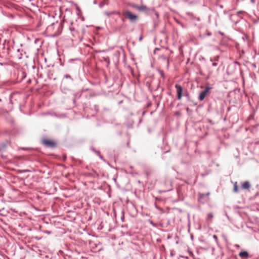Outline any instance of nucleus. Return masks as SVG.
<instances>
[{
  "instance_id": "f03ea898",
  "label": "nucleus",
  "mask_w": 259,
  "mask_h": 259,
  "mask_svg": "<svg viewBox=\"0 0 259 259\" xmlns=\"http://www.w3.org/2000/svg\"><path fill=\"white\" fill-rule=\"evenodd\" d=\"M211 89V88L209 87H205L204 90L201 92L199 94L198 99L199 101H203L205 98L207 94L209 92V91Z\"/></svg>"
},
{
  "instance_id": "f8f14e48",
  "label": "nucleus",
  "mask_w": 259,
  "mask_h": 259,
  "mask_svg": "<svg viewBox=\"0 0 259 259\" xmlns=\"http://www.w3.org/2000/svg\"><path fill=\"white\" fill-rule=\"evenodd\" d=\"M234 191L235 192H238V186L237 182H235L234 185Z\"/></svg>"
},
{
  "instance_id": "473e14b6",
  "label": "nucleus",
  "mask_w": 259,
  "mask_h": 259,
  "mask_svg": "<svg viewBox=\"0 0 259 259\" xmlns=\"http://www.w3.org/2000/svg\"><path fill=\"white\" fill-rule=\"evenodd\" d=\"M236 246L239 247V245H236Z\"/></svg>"
},
{
  "instance_id": "dca6fc26",
  "label": "nucleus",
  "mask_w": 259,
  "mask_h": 259,
  "mask_svg": "<svg viewBox=\"0 0 259 259\" xmlns=\"http://www.w3.org/2000/svg\"><path fill=\"white\" fill-rule=\"evenodd\" d=\"M111 13L117 15L118 16H120L121 15V13L119 12H117V11H112V12H111Z\"/></svg>"
},
{
  "instance_id": "6ab92c4d",
  "label": "nucleus",
  "mask_w": 259,
  "mask_h": 259,
  "mask_svg": "<svg viewBox=\"0 0 259 259\" xmlns=\"http://www.w3.org/2000/svg\"><path fill=\"white\" fill-rule=\"evenodd\" d=\"M92 175L94 177H98V174H97L95 171H94L93 172V174H92Z\"/></svg>"
},
{
  "instance_id": "f704fd0d",
  "label": "nucleus",
  "mask_w": 259,
  "mask_h": 259,
  "mask_svg": "<svg viewBox=\"0 0 259 259\" xmlns=\"http://www.w3.org/2000/svg\"><path fill=\"white\" fill-rule=\"evenodd\" d=\"M142 113H143V114H144V113H145V112L144 111H143V112H142Z\"/></svg>"
},
{
  "instance_id": "9b49d317",
  "label": "nucleus",
  "mask_w": 259,
  "mask_h": 259,
  "mask_svg": "<svg viewBox=\"0 0 259 259\" xmlns=\"http://www.w3.org/2000/svg\"><path fill=\"white\" fill-rule=\"evenodd\" d=\"M92 150H93L95 153H96L97 155H98L100 156V157L101 158H102V156L100 155V152H99V151H97V150H95L94 148H92Z\"/></svg>"
},
{
  "instance_id": "ddd939ff",
  "label": "nucleus",
  "mask_w": 259,
  "mask_h": 259,
  "mask_svg": "<svg viewBox=\"0 0 259 259\" xmlns=\"http://www.w3.org/2000/svg\"><path fill=\"white\" fill-rule=\"evenodd\" d=\"M157 71L159 72V73L160 74L161 76L164 79L165 77L164 74L162 71H161L160 69H158Z\"/></svg>"
},
{
  "instance_id": "b1692460",
  "label": "nucleus",
  "mask_w": 259,
  "mask_h": 259,
  "mask_svg": "<svg viewBox=\"0 0 259 259\" xmlns=\"http://www.w3.org/2000/svg\"><path fill=\"white\" fill-rule=\"evenodd\" d=\"M93 4L95 5H96L97 4V2L96 0H94L93 2Z\"/></svg>"
},
{
  "instance_id": "a211bd4d",
  "label": "nucleus",
  "mask_w": 259,
  "mask_h": 259,
  "mask_svg": "<svg viewBox=\"0 0 259 259\" xmlns=\"http://www.w3.org/2000/svg\"><path fill=\"white\" fill-rule=\"evenodd\" d=\"M213 238L215 240V242H218V239L217 236L216 235H213Z\"/></svg>"
},
{
  "instance_id": "c85d7f7f",
  "label": "nucleus",
  "mask_w": 259,
  "mask_h": 259,
  "mask_svg": "<svg viewBox=\"0 0 259 259\" xmlns=\"http://www.w3.org/2000/svg\"><path fill=\"white\" fill-rule=\"evenodd\" d=\"M155 15H156L157 17L158 16V13L157 12H155Z\"/></svg>"
},
{
  "instance_id": "4468645a",
  "label": "nucleus",
  "mask_w": 259,
  "mask_h": 259,
  "mask_svg": "<svg viewBox=\"0 0 259 259\" xmlns=\"http://www.w3.org/2000/svg\"><path fill=\"white\" fill-rule=\"evenodd\" d=\"M213 214L212 213H209L207 214V219H211L213 218Z\"/></svg>"
},
{
  "instance_id": "20e7f679",
  "label": "nucleus",
  "mask_w": 259,
  "mask_h": 259,
  "mask_svg": "<svg viewBox=\"0 0 259 259\" xmlns=\"http://www.w3.org/2000/svg\"><path fill=\"white\" fill-rule=\"evenodd\" d=\"M42 143L47 147H54L56 145L54 141L46 139H44L42 140Z\"/></svg>"
},
{
  "instance_id": "393cba45",
  "label": "nucleus",
  "mask_w": 259,
  "mask_h": 259,
  "mask_svg": "<svg viewBox=\"0 0 259 259\" xmlns=\"http://www.w3.org/2000/svg\"><path fill=\"white\" fill-rule=\"evenodd\" d=\"M139 41H141L142 40V36H140L139 38Z\"/></svg>"
},
{
  "instance_id": "39448f33",
  "label": "nucleus",
  "mask_w": 259,
  "mask_h": 259,
  "mask_svg": "<svg viewBox=\"0 0 259 259\" xmlns=\"http://www.w3.org/2000/svg\"><path fill=\"white\" fill-rule=\"evenodd\" d=\"M20 96V94L18 92H14L11 94L9 96L10 102L11 104H13L14 100L16 101L17 100V97Z\"/></svg>"
},
{
  "instance_id": "412c9836",
  "label": "nucleus",
  "mask_w": 259,
  "mask_h": 259,
  "mask_svg": "<svg viewBox=\"0 0 259 259\" xmlns=\"http://www.w3.org/2000/svg\"><path fill=\"white\" fill-rule=\"evenodd\" d=\"M218 65V63H215V62H213L212 63V66H214V67H215Z\"/></svg>"
},
{
  "instance_id": "5701e85b",
  "label": "nucleus",
  "mask_w": 259,
  "mask_h": 259,
  "mask_svg": "<svg viewBox=\"0 0 259 259\" xmlns=\"http://www.w3.org/2000/svg\"><path fill=\"white\" fill-rule=\"evenodd\" d=\"M200 197H203L204 196V194H200Z\"/></svg>"
},
{
  "instance_id": "f3484780",
  "label": "nucleus",
  "mask_w": 259,
  "mask_h": 259,
  "mask_svg": "<svg viewBox=\"0 0 259 259\" xmlns=\"http://www.w3.org/2000/svg\"><path fill=\"white\" fill-rule=\"evenodd\" d=\"M64 77H65V78H69V79H70L72 81H73V79L72 78V77H71V76H70V75H69V74H66V75H65V76H64Z\"/></svg>"
},
{
  "instance_id": "9d476101",
  "label": "nucleus",
  "mask_w": 259,
  "mask_h": 259,
  "mask_svg": "<svg viewBox=\"0 0 259 259\" xmlns=\"http://www.w3.org/2000/svg\"><path fill=\"white\" fill-rule=\"evenodd\" d=\"M162 57H163V59L164 60L166 61V64H167V65H166V67H167V69H168V68H169V60H168V59H167V58L166 57H165V56H163Z\"/></svg>"
},
{
  "instance_id": "c756f323",
  "label": "nucleus",
  "mask_w": 259,
  "mask_h": 259,
  "mask_svg": "<svg viewBox=\"0 0 259 259\" xmlns=\"http://www.w3.org/2000/svg\"><path fill=\"white\" fill-rule=\"evenodd\" d=\"M122 21L123 22H124V18H122Z\"/></svg>"
},
{
  "instance_id": "bb28decb",
  "label": "nucleus",
  "mask_w": 259,
  "mask_h": 259,
  "mask_svg": "<svg viewBox=\"0 0 259 259\" xmlns=\"http://www.w3.org/2000/svg\"><path fill=\"white\" fill-rule=\"evenodd\" d=\"M73 102L74 104L75 105H76V100H75V99H73Z\"/></svg>"
},
{
  "instance_id": "2eb2a0df",
  "label": "nucleus",
  "mask_w": 259,
  "mask_h": 259,
  "mask_svg": "<svg viewBox=\"0 0 259 259\" xmlns=\"http://www.w3.org/2000/svg\"><path fill=\"white\" fill-rule=\"evenodd\" d=\"M219 56H215V57H214L213 59H210V61L211 62H212L213 60L214 61H218V60H219Z\"/></svg>"
},
{
  "instance_id": "4be33fe9",
  "label": "nucleus",
  "mask_w": 259,
  "mask_h": 259,
  "mask_svg": "<svg viewBox=\"0 0 259 259\" xmlns=\"http://www.w3.org/2000/svg\"><path fill=\"white\" fill-rule=\"evenodd\" d=\"M211 35V33L210 32H207L206 34L207 36H210Z\"/></svg>"
},
{
  "instance_id": "6e6552de",
  "label": "nucleus",
  "mask_w": 259,
  "mask_h": 259,
  "mask_svg": "<svg viewBox=\"0 0 259 259\" xmlns=\"http://www.w3.org/2000/svg\"><path fill=\"white\" fill-rule=\"evenodd\" d=\"M239 255L242 259H246L248 258L249 254L246 251H241L239 253Z\"/></svg>"
},
{
  "instance_id": "2f4dec72",
  "label": "nucleus",
  "mask_w": 259,
  "mask_h": 259,
  "mask_svg": "<svg viewBox=\"0 0 259 259\" xmlns=\"http://www.w3.org/2000/svg\"><path fill=\"white\" fill-rule=\"evenodd\" d=\"M251 2H252V3H254V2L253 0H251Z\"/></svg>"
},
{
  "instance_id": "a878e982",
  "label": "nucleus",
  "mask_w": 259,
  "mask_h": 259,
  "mask_svg": "<svg viewBox=\"0 0 259 259\" xmlns=\"http://www.w3.org/2000/svg\"><path fill=\"white\" fill-rule=\"evenodd\" d=\"M137 6H138V5H135V4H133V5H132V7H133V8H135V9H136V7H137Z\"/></svg>"
},
{
  "instance_id": "72a5a7b5",
  "label": "nucleus",
  "mask_w": 259,
  "mask_h": 259,
  "mask_svg": "<svg viewBox=\"0 0 259 259\" xmlns=\"http://www.w3.org/2000/svg\"><path fill=\"white\" fill-rule=\"evenodd\" d=\"M197 20H198V21H199V20H200L199 18H197Z\"/></svg>"
},
{
  "instance_id": "7ed1b4c3",
  "label": "nucleus",
  "mask_w": 259,
  "mask_h": 259,
  "mask_svg": "<svg viewBox=\"0 0 259 259\" xmlns=\"http://www.w3.org/2000/svg\"><path fill=\"white\" fill-rule=\"evenodd\" d=\"M175 88L177 90V98L178 100H181L183 95V88L181 85L176 84Z\"/></svg>"
},
{
  "instance_id": "cd10ccee",
  "label": "nucleus",
  "mask_w": 259,
  "mask_h": 259,
  "mask_svg": "<svg viewBox=\"0 0 259 259\" xmlns=\"http://www.w3.org/2000/svg\"><path fill=\"white\" fill-rule=\"evenodd\" d=\"M241 13H242V11H238V12H237V14H238V15L240 14H241Z\"/></svg>"
},
{
  "instance_id": "1a4fd4ad",
  "label": "nucleus",
  "mask_w": 259,
  "mask_h": 259,
  "mask_svg": "<svg viewBox=\"0 0 259 259\" xmlns=\"http://www.w3.org/2000/svg\"><path fill=\"white\" fill-rule=\"evenodd\" d=\"M109 4L108 0H104L103 2L99 4V7L102 8L105 5H108Z\"/></svg>"
},
{
  "instance_id": "c9c22d12",
  "label": "nucleus",
  "mask_w": 259,
  "mask_h": 259,
  "mask_svg": "<svg viewBox=\"0 0 259 259\" xmlns=\"http://www.w3.org/2000/svg\"><path fill=\"white\" fill-rule=\"evenodd\" d=\"M1 101V99H0V101Z\"/></svg>"
},
{
  "instance_id": "f257e3e1",
  "label": "nucleus",
  "mask_w": 259,
  "mask_h": 259,
  "mask_svg": "<svg viewBox=\"0 0 259 259\" xmlns=\"http://www.w3.org/2000/svg\"><path fill=\"white\" fill-rule=\"evenodd\" d=\"M122 15L129 19L132 22H136L138 19L137 15L132 14L129 11H125L122 13Z\"/></svg>"
},
{
  "instance_id": "aec40b11",
  "label": "nucleus",
  "mask_w": 259,
  "mask_h": 259,
  "mask_svg": "<svg viewBox=\"0 0 259 259\" xmlns=\"http://www.w3.org/2000/svg\"><path fill=\"white\" fill-rule=\"evenodd\" d=\"M105 15H107V16H110L111 14H112L111 13V12H106L105 13Z\"/></svg>"
},
{
  "instance_id": "0eeeda50",
  "label": "nucleus",
  "mask_w": 259,
  "mask_h": 259,
  "mask_svg": "<svg viewBox=\"0 0 259 259\" xmlns=\"http://www.w3.org/2000/svg\"><path fill=\"white\" fill-rule=\"evenodd\" d=\"M241 188L243 189L248 190L250 188V184L248 181L244 182L241 185Z\"/></svg>"
},
{
  "instance_id": "423d86ee",
  "label": "nucleus",
  "mask_w": 259,
  "mask_h": 259,
  "mask_svg": "<svg viewBox=\"0 0 259 259\" xmlns=\"http://www.w3.org/2000/svg\"><path fill=\"white\" fill-rule=\"evenodd\" d=\"M135 7L136 9L141 12H147L148 10V8L146 6L144 5L138 6Z\"/></svg>"
},
{
  "instance_id": "7c9ffc66",
  "label": "nucleus",
  "mask_w": 259,
  "mask_h": 259,
  "mask_svg": "<svg viewBox=\"0 0 259 259\" xmlns=\"http://www.w3.org/2000/svg\"><path fill=\"white\" fill-rule=\"evenodd\" d=\"M220 8H223V6L220 5Z\"/></svg>"
}]
</instances>
